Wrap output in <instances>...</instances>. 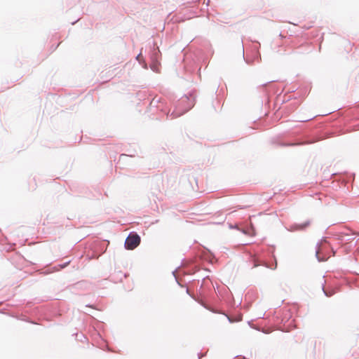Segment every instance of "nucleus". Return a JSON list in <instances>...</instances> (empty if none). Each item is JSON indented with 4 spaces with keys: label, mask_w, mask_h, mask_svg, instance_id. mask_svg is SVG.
Returning a JSON list of instances; mask_svg holds the SVG:
<instances>
[{
    "label": "nucleus",
    "mask_w": 359,
    "mask_h": 359,
    "mask_svg": "<svg viewBox=\"0 0 359 359\" xmlns=\"http://www.w3.org/2000/svg\"><path fill=\"white\" fill-rule=\"evenodd\" d=\"M189 101L188 98L185 97L184 99L181 100V103H185Z\"/></svg>",
    "instance_id": "obj_4"
},
{
    "label": "nucleus",
    "mask_w": 359,
    "mask_h": 359,
    "mask_svg": "<svg viewBox=\"0 0 359 359\" xmlns=\"http://www.w3.org/2000/svg\"><path fill=\"white\" fill-rule=\"evenodd\" d=\"M228 318H229V321H231V322L233 321L229 317H228Z\"/></svg>",
    "instance_id": "obj_6"
},
{
    "label": "nucleus",
    "mask_w": 359,
    "mask_h": 359,
    "mask_svg": "<svg viewBox=\"0 0 359 359\" xmlns=\"http://www.w3.org/2000/svg\"><path fill=\"white\" fill-rule=\"evenodd\" d=\"M327 248H331L330 243H328L326 240L323 241L320 243V245H319L318 250H316V256L319 261H325L330 257L323 255V251L326 250Z\"/></svg>",
    "instance_id": "obj_2"
},
{
    "label": "nucleus",
    "mask_w": 359,
    "mask_h": 359,
    "mask_svg": "<svg viewBox=\"0 0 359 359\" xmlns=\"http://www.w3.org/2000/svg\"><path fill=\"white\" fill-rule=\"evenodd\" d=\"M140 243V237L137 233H130L126 240L125 246L128 250H133Z\"/></svg>",
    "instance_id": "obj_1"
},
{
    "label": "nucleus",
    "mask_w": 359,
    "mask_h": 359,
    "mask_svg": "<svg viewBox=\"0 0 359 359\" xmlns=\"http://www.w3.org/2000/svg\"><path fill=\"white\" fill-rule=\"evenodd\" d=\"M310 224V222H306L304 224H297V229H305L306 227H307Z\"/></svg>",
    "instance_id": "obj_3"
},
{
    "label": "nucleus",
    "mask_w": 359,
    "mask_h": 359,
    "mask_svg": "<svg viewBox=\"0 0 359 359\" xmlns=\"http://www.w3.org/2000/svg\"><path fill=\"white\" fill-rule=\"evenodd\" d=\"M188 109H186L185 111H182V113H180L179 114H177V116H180L182 115L183 113H184L185 111H187Z\"/></svg>",
    "instance_id": "obj_5"
}]
</instances>
